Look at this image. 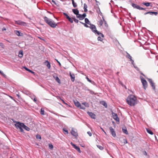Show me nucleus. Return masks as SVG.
I'll return each instance as SVG.
<instances>
[{
	"mask_svg": "<svg viewBox=\"0 0 158 158\" xmlns=\"http://www.w3.org/2000/svg\"><path fill=\"white\" fill-rule=\"evenodd\" d=\"M127 104L130 106H134L138 102V100L136 97L133 95H130L127 99Z\"/></svg>",
	"mask_w": 158,
	"mask_h": 158,
	"instance_id": "nucleus-1",
	"label": "nucleus"
},
{
	"mask_svg": "<svg viewBox=\"0 0 158 158\" xmlns=\"http://www.w3.org/2000/svg\"><path fill=\"white\" fill-rule=\"evenodd\" d=\"M16 124H15V126L17 128H19L21 132L23 131V128L27 131H29L30 129L27 126H26L24 123H20L19 122H16Z\"/></svg>",
	"mask_w": 158,
	"mask_h": 158,
	"instance_id": "nucleus-2",
	"label": "nucleus"
},
{
	"mask_svg": "<svg viewBox=\"0 0 158 158\" xmlns=\"http://www.w3.org/2000/svg\"><path fill=\"white\" fill-rule=\"evenodd\" d=\"M45 22L50 26L52 28H55L57 26V24L52 19H49L46 16H45L44 18Z\"/></svg>",
	"mask_w": 158,
	"mask_h": 158,
	"instance_id": "nucleus-3",
	"label": "nucleus"
},
{
	"mask_svg": "<svg viewBox=\"0 0 158 158\" xmlns=\"http://www.w3.org/2000/svg\"><path fill=\"white\" fill-rule=\"evenodd\" d=\"M92 30V31L96 35H101L102 37H104V36L103 34L101 32L98 31L96 29V27L95 25L93 24H91L89 27Z\"/></svg>",
	"mask_w": 158,
	"mask_h": 158,
	"instance_id": "nucleus-4",
	"label": "nucleus"
},
{
	"mask_svg": "<svg viewBox=\"0 0 158 158\" xmlns=\"http://www.w3.org/2000/svg\"><path fill=\"white\" fill-rule=\"evenodd\" d=\"M132 6L134 8L139 10H145V8L140 7L139 6L135 4L132 3L131 4Z\"/></svg>",
	"mask_w": 158,
	"mask_h": 158,
	"instance_id": "nucleus-5",
	"label": "nucleus"
},
{
	"mask_svg": "<svg viewBox=\"0 0 158 158\" xmlns=\"http://www.w3.org/2000/svg\"><path fill=\"white\" fill-rule=\"evenodd\" d=\"M141 81L143 86L144 89H145L148 86V83L143 78H141Z\"/></svg>",
	"mask_w": 158,
	"mask_h": 158,
	"instance_id": "nucleus-6",
	"label": "nucleus"
},
{
	"mask_svg": "<svg viewBox=\"0 0 158 158\" xmlns=\"http://www.w3.org/2000/svg\"><path fill=\"white\" fill-rule=\"evenodd\" d=\"M15 23L23 26H26L27 25L26 23L20 20L15 21Z\"/></svg>",
	"mask_w": 158,
	"mask_h": 158,
	"instance_id": "nucleus-7",
	"label": "nucleus"
},
{
	"mask_svg": "<svg viewBox=\"0 0 158 158\" xmlns=\"http://www.w3.org/2000/svg\"><path fill=\"white\" fill-rule=\"evenodd\" d=\"M86 16V14L85 13H84L83 15L78 14L77 15V17L79 18L80 20H82L83 19L85 18Z\"/></svg>",
	"mask_w": 158,
	"mask_h": 158,
	"instance_id": "nucleus-8",
	"label": "nucleus"
},
{
	"mask_svg": "<svg viewBox=\"0 0 158 158\" xmlns=\"http://www.w3.org/2000/svg\"><path fill=\"white\" fill-rule=\"evenodd\" d=\"M71 134L72 135L75 137H76L78 136V134L77 132V130L72 128L71 132Z\"/></svg>",
	"mask_w": 158,
	"mask_h": 158,
	"instance_id": "nucleus-9",
	"label": "nucleus"
},
{
	"mask_svg": "<svg viewBox=\"0 0 158 158\" xmlns=\"http://www.w3.org/2000/svg\"><path fill=\"white\" fill-rule=\"evenodd\" d=\"M148 81L150 83L151 86L152 87V89L153 90H155L156 88L155 84L154 83L153 81L151 79H148Z\"/></svg>",
	"mask_w": 158,
	"mask_h": 158,
	"instance_id": "nucleus-10",
	"label": "nucleus"
},
{
	"mask_svg": "<svg viewBox=\"0 0 158 158\" xmlns=\"http://www.w3.org/2000/svg\"><path fill=\"white\" fill-rule=\"evenodd\" d=\"M113 118L117 122H119V119L118 118L117 114L114 112L112 113Z\"/></svg>",
	"mask_w": 158,
	"mask_h": 158,
	"instance_id": "nucleus-11",
	"label": "nucleus"
},
{
	"mask_svg": "<svg viewBox=\"0 0 158 158\" xmlns=\"http://www.w3.org/2000/svg\"><path fill=\"white\" fill-rule=\"evenodd\" d=\"M71 144L73 147L76 149L79 152L81 153V151L80 150V148L77 146L75 144L73 143L72 142H71Z\"/></svg>",
	"mask_w": 158,
	"mask_h": 158,
	"instance_id": "nucleus-12",
	"label": "nucleus"
},
{
	"mask_svg": "<svg viewBox=\"0 0 158 158\" xmlns=\"http://www.w3.org/2000/svg\"><path fill=\"white\" fill-rule=\"evenodd\" d=\"M102 19H103L102 20L101 19V20H100V21H99L98 22V24L100 26H102V24H103L104 22L105 23V25H106V24H106V21L103 18H102Z\"/></svg>",
	"mask_w": 158,
	"mask_h": 158,
	"instance_id": "nucleus-13",
	"label": "nucleus"
},
{
	"mask_svg": "<svg viewBox=\"0 0 158 158\" xmlns=\"http://www.w3.org/2000/svg\"><path fill=\"white\" fill-rule=\"evenodd\" d=\"M110 130L112 135L114 137L116 136V133L114 129L112 127H110Z\"/></svg>",
	"mask_w": 158,
	"mask_h": 158,
	"instance_id": "nucleus-14",
	"label": "nucleus"
},
{
	"mask_svg": "<svg viewBox=\"0 0 158 158\" xmlns=\"http://www.w3.org/2000/svg\"><path fill=\"white\" fill-rule=\"evenodd\" d=\"M87 113L88 115L92 118L95 119V114L92 112H88Z\"/></svg>",
	"mask_w": 158,
	"mask_h": 158,
	"instance_id": "nucleus-15",
	"label": "nucleus"
},
{
	"mask_svg": "<svg viewBox=\"0 0 158 158\" xmlns=\"http://www.w3.org/2000/svg\"><path fill=\"white\" fill-rule=\"evenodd\" d=\"M70 76L71 78V80L72 82H74L75 81V76L73 73H72L71 72L69 73Z\"/></svg>",
	"mask_w": 158,
	"mask_h": 158,
	"instance_id": "nucleus-16",
	"label": "nucleus"
},
{
	"mask_svg": "<svg viewBox=\"0 0 158 158\" xmlns=\"http://www.w3.org/2000/svg\"><path fill=\"white\" fill-rule=\"evenodd\" d=\"M44 64L47 66L48 69H50L51 68L50 64L48 60H46L44 62Z\"/></svg>",
	"mask_w": 158,
	"mask_h": 158,
	"instance_id": "nucleus-17",
	"label": "nucleus"
},
{
	"mask_svg": "<svg viewBox=\"0 0 158 158\" xmlns=\"http://www.w3.org/2000/svg\"><path fill=\"white\" fill-rule=\"evenodd\" d=\"M142 4L143 5L147 6H151V7H152V5L151 2H143Z\"/></svg>",
	"mask_w": 158,
	"mask_h": 158,
	"instance_id": "nucleus-18",
	"label": "nucleus"
},
{
	"mask_svg": "<svg viewBox=\"0 0 158 158\" xmlns=\"http://www.w3.org/2000/svg\"><path fill=\"white\" fill-rule=\"evenodd\" d=\"M53 77L54 78V79H55L56 81L58 83L60 84L61 83L60 81V79L57 76L53 75Z\"/></svg>",
	"mask_w": 158,
	"mask_h": 158,
	"instance_id": "nucleus-19",
	"label": "nucleus"
},
{
	"mask_svg": "<svg viewBox=\"0 0 158 158\" xmlns=\"http://www.w3.org/2000/svg\"><path fill=\"white\" fill-rule=\"evenodd\" d=\"M74 103L75 105L77 107H79L81 106V104L77 100L74 101Z\"/></svg>",
	"mask_w": 158,
	"mask_h": 158,
	"instance_id": "nucleus-20",
	"label": "nucleus"
},
{
	"mask_svg": "<svg viewBox=\"0 0 158 158\" xmlns=\"http://www.w3.org/2000/svg\"><path fill=\"white\" fill-rule=\"evenodd\" d=\"M14 32L18 36H22L23 35V34L22 33H21L19 31H17V30L15 31Z\"/></svg>",
	"mask_w": 158,
	"mask_h": 158,
	"instance_id": "nucleus-21",
	"label": "nucleus"
},
{
	"mask_svg": "<svg viewBox=\"0 0 158 158\" xmlns=\"http://www.w3.org/2000/svg\"><path fill=\"white\" fill-rule=\"evenodd\" d=\"M73 13L77 15L79 14V11L77 9H73L72 10Z\"/></svg>",
	"mask_w": 158,
	"mask_h": 158,
	"instance_id": "nucleus-22",
	"label": "nucleus"
},
{
	"mask_svg": "<svg viewBox=\"0 0 158 158\" xmlns=\"http://www.w3.org/2000/svg\"><path fill=\"white\" fill-rule=\"evenodd\" d=\"M100 103L104 106L106 108H107V105L106 102L104 101H102L100 102Z\"/></svg>",
	"mask_w": 158,
	"mask_h": 158,
	"instance_id": "nucleus-23",
	"label": "nucleus"
},
{
	"mask_svg": "<svg viewBox=\"0 0 158 158\" xmlns=\"http://www.w3.org/2000/svg\"><path fill=\"white\" fill-rule=\"evenodd\" d=\"M85 21L86 23L87 24L89 25H90V26L91 25V24H92L90 21H89V20L88 19L86 18L85 19Z\"/></svg>",
	"mask_w": 158,
	"mask_h": 158,
	"instance_id": "nucleus-24",
	"label": "nucleus"
},
{
	"mask_svg": "<svg viewBox=\"0 0 158 158\" xmlns=\"http://www.w3.org/2000/svg\"><path fill=\"white\" fill-rule=\"evenodd\" d=\"M127 54V55L126 56V57L127 58L130 59V60H131L132 59V57L131 56V55L127 52H126Z\"/></svg>",
	"mask_w": 158,
	"mask_h": 158,
	"instance_id": "nucleus-25",
	"label": "nucleus"
},
{
	"mask_svg": "<svg viewBox=\"0 0 158 158\" xmlns=\"http://www.w3.org/2000/svg\"><path fill=\"white\" fill-rule=\"evenodd\" d=\"M122 130L123 132L124 133H125L127 135L128 134V131L127 130V129L125 127L124 128H122Z\"/></svg>",
	"mask_w": 158,
	"mask_h": 158,
	"instance_id": "nucleus-26",
	"label": "nucleus"
},
{
	"mask_svg": "<svg viewBox=\"0 0 158 158\" xmlns=\"http://www.w3.org/2000/svg\"><path fill=\"white\" fill-rule=\"evenodd\" d=\"M147 131L149 134L152 135L153 134V132L149 128H146Z\"/></svg>",
	"mask_w": 158,
	"mask_h": 158,
	"instance_id": "nucleus-27",
	"label": "nucleus"
},
{
	"mask_svg": "<svg viewBox=\"0 0 158 158\" xmlns=\"http://www.w3.org/2000/svg\"><path fill=\"white\" fill-rule=\"evenodd\" d=\"M99 35V36L98 37V38H97V39H98V41H102V40H103V38L104 37H102L101 35Z\"/></svg>",
	"mask_w": 158,
	"mask_h": 158,
	"instance_id": "nucleus-28",
	"label": "nucleus"
},
{
	"mask_svg": "<svg viewBox=\"0 0 158 158\" xmlns=\"http://www.w3.org/2000/svg\"><path fill=\"white\" fill-rule=\"evenodd\" d=\"M23 55V52L22 51H20L19 53V57L21 58L22 57Z\"/></svg>",
	"mask_w": 158,
	"mask_h": 158,
	"instance_id": "nucleus-29",
	"label": "nucleus"
},
{
	"mask_svg": "<svg viewBox=\"0 0 158 158\" xmlns=\"http://www.w3.org/2000/svg\"><path fill=\"white\" fill-rule=\"evenodd\" d=\"M24 68L26 69V70L27 71L31 73H33V74L35 73L34 72H33L32 70L29 69L27 68L26 67H24Z\"/></svg>",
	"mask_w": 158,
	"mask_h": 158,
	"instance_id": "nucleus-30",
	"label": "nucleus"
},
{
	"mask_svg": "<svg viewBox=\"0 0 158 158\" xmlns=\"http://www.w3.org/2000/svg\"><path fill=\"white\" fill-rule=\"evenodd\" d=\"M84 11L87 12V6L85 4H84Z\"/></svg>",
	"mask_w": 158,
	"mask_h": 158,
	"instance_id": "nucleus-31",
	"label": "nucleus"
},
{
	"mask_svg": "<svg viewBox=\"0 0 158 158\" xmlns=\"http://www.w3.org/2000/svg\"><path fill=\"white\" fill-rule=\"evenodd\" d=\"M63 131L64 132V133L65 134H68L69 133L68 131L66 129L64 128L63 129Z\"/></svg>",
	"mask_w": 158,
	"mask_h": 158,
	"instance_id": "nucleus-32",
	"label": "nucleus"
},
{
	"mask_svg": "<svg viewBox=\"0 0 158 158\" xmlns=\"http://www.w3.org/2000/svg\"><path fill=\"white\" fill-rule=\"evenodd\" d=\"M86 78L87 79V81L91 83L92 84H93L94 83V81H91V80H90L89 79V78H88V77H86Z\"/></svg>",
	"mask_w": 158,
	"mask_h": 158,
	"instance_id": "nucleus-33",
	"label": "nucleus"
},
{
	"mask_svg": "<svg viewBox=\"0 0 158 158\" xmlns=\"http://www.w3.org/2000/svg\"><path fill=\"white\" fill-rule=\"evenodd\" d=\"M44 109L43 108H41L40 111V114L42 115H44Z\"/></svg>",
	"mask_w": 158,
	"mask_h": 158,
	"instance_id": "nucleus-34",
	"label": "nucleus"
},
{
	"mask_svg": "<svg viewBox=\"0 0 158 158\" xmlns=\"http://www.w3.org/2000/svg\"><path fill=\"white\" fill-rule=\"evenodd\" d=\"M82 104L87 107H89V105L88 103L87 102H83Z\"/></svg>",
	"mask_w": 158,
	"mask_h": 158,
	"instance_id": "nucleus-35",
	"label": "nucleus"
},
{
	"mask_svg": "<svg viewBox=\"0 0 158 158\" xmlns=\"http://www.w3.org/2000/svg\"><path fill=\"white\" fill-rule=\"evenodd\" d=\"M97 147L98 148H99L100 150H103V148L101 146L99 145H97Z\"/></svg>",
	"mask_w": 158,
	"mask_h": 158,
	"instance_id": "nucleus-36",
	"label": "nucleus"
},
{
	"mask_svg": "<svg viewBox=\"0 0 158 158\" xmlns=\"http://www.w3.org/2000/svg\"><path fill=\"white\" fill-rule=\"evenodd\" d=\"M72 4H73V6L74 7H76L77 6V4L75 2H73V3H72Z\"/></svg>",
	"mask_w": 158,
	"mask_h": 158,
	"instance_id": "nucleus-37",
	"label": "nucleus"
},
{
	"mask_svg": "<svg viewBox=\"0 0 158 158\" xmlns=\"http://www.w3.org/2000/svg\"><path fill=\"white\" fill-rule=\"evenodd\" d=\"M49 148L51 149H52L53 148V145L52 144H49Z\"/></svg>",
	"mask_w": 158,
	"mask_h": 158,
	"instance_id": "nucleus-38",
	"label": "nucleus"
},
{
	"mask_svg": "<svg viewBox=\"0 0 158 158\" xmlns=\"http://www.w3.org/2000/svg\"><path fill=\"white\" fill-rule=\"evenodd\" d=\"M73 19L74 21L76 23H77L79 22L78 20L76 19L75 18H73Z\"/></svg>",
	"mask_w": 158,
	"mask_h": 158,
	"instance_id": "nucleus-39",
	"label": "nucleus"
},
{
	"mask_svg": "<svg viewBox=\"0 0 158 158\" xmlns=\"http://www.w3.org/2000/svg\"><path fill=\"white\" fill-rule=\"evenodd\" d=\"M158 14V13L157 12H153L152 11V15H156Z\"/></svg>",
	"mask_w": 158,
	"mask_h": 158,
	"instance_id": "nucleus-40",
	"label": "nucleus"
},
{
	"mask_svg": "<svg viewBox=\"0 0 158 158\" xmlns=\"http://www.w3.org/2000/svg\"><path fill=\"white\" fill-rule=\"evenodd\" d=\"M36 138L37 139H41V137L40 135L37 134L36 135Z\"/></svg>",
	"mask_w": 158,
	"mask_h": 158,
	"instance_id": "nucleus-41",
	"label": "nucleus"
},
{
	"mask_svg": "<svg viewBox=\"0 0 158 158\" xmlns=\"http://www.w3.org/2000/svg\"><path fill=\"white\" fill-rule=\"evenodd\" d=\"M68 19L69 20V21L71 22V23H73V19H71L70 17H69Z\"/></svg>",
	"mask_w": 158,
	"mask_h": 158,
	"instance_id": "nucleus-42",
	"label": "nucleus"
},
{
	"mask_svg": "<svg viewBox=\"0 0 158 158\" xmlns=\"http://www.w3.org/2000/svg\"><path fill=\"white\" fill-rule=\"evenodd\" d=\"M0 46L2 48H4V45L2 43H0Z\"/></svg>",
	"mask_w": 158,
	"mask_h": 158,
	"instance_id": "nucleus-43",
	"label": "nucleus"
},
{
	"mask_svg": "<svg viewBox=\"0 0 158 158\" xmlns=\"http://www.w3.org/2000/svg\"><path fill=\"white\" fill-rule=\"evenodd\" d=\"M148 14H150L152 15V11H149V12L145 13L144 14V15H146Z\"/></svg>",
	"mask_w": 158,
	"mask_h": 158,
	"instance_id": "nucleus-44",
	"label": "nucleus"
},
{
	"mask_svg": "<svg viewBox=\"0 0 158 158\" xmlns=\"http://www.w3.org/2000/svg\"><path fill=\"white\" fill-rule=\"evenodd\" d=\"M88 91H89V92L91 94H94V92L92 90L88 89Z\"/></svg>",
	"mask_w": 158,
	"mask_h": 158,
	"instance_id": "nucleus-45",
	"label": "nucleus"
},
{
	"mask_svg": "<svg viewBox=\"0 0 158 158\" xmlns=\"http://www.w3.org/2000/svg\"><path fill=\"white\" fill-rule=\"evenodd\" d=\"M0 73L3 76L5 77L6 76V75L1 70H0Z\"/></svg>",
	"mask_w": 158,
	"mask_h": 158,
	"instance_id": "nucleus-46",
	"label": "nucleus"
},
{
	"mask_svg": "<svg viewBox=\"0 0 158 158\" xmlns=\"http://www.w3.org/2000/svg\"><path fill=\"white\" fill-rule=\"evenodd\" d=\"M87 133L90 136H91L92 135V133L90 131H88Z\"/></svg>",
	"mask_w": 158,
	"mask_h": 158,
	"instance_id": "nucleus-47",
	"label": "nucleus"
},
{
	"mask_svg": "<svg viewBox=\"0 0 158 158\" xmlns=\"http://www.w3.org/2000/svg\"><path fill=\"white\" fill-rule=\"evenodd\" d=\"M64 15L66 16V18L68 19L69 16L66 13H64Z\"/></svg>",
	"mask_w": 158,
	"mask_h": 158,
	"instance_id": "nucleus-48",
	"label": "nucleus"
},
{
	"mask_svg": "<svg viewBox=\"0 0 158 158\" xmlns=\"http://www.w3.org/2000/svg\"><path fill=\"white\" fill-rule=\"evenodd\" d=\"M130 61L131 62V64H132L133 66L135 65V64L134 63V61L132 59H131V60H130Z\"/></svg>",
	"mask_w": 158,
	"mask_h": 158,
	"instance_id": "nucleus-49",
	"label": "nucleus"
},
{
	"mask_svg": "<svg viewBox=\"0 0 158 158\" xmlns=\"http://www.w3.org/2000/svg\"><path fill=\"white\" fill-rule=\"evenodd\" d=\"M130 61L131 62V64H132L133 66L135 65V64L134 63V61L132 59H131V60H130Z\"/></svg>",
	"mask_w": 158,
	"mask_h": 158,
	"instance_id": "nucleus-50",
	"label": "nucleus"
},
{
	"mask_svg": "<svg viewBox=\"0 0 158 158\" xmlns=\"http://www.w3.org/2000/svg\"><path fill=\"white\" fill-rule=\"evenodd\" d=\"M84 26L85 27H89V28L90 27V26H88L87 24L86 23H85L84 24Z\"/></svg>",
	"mask_w": 158,
	"mask_h": 158,
	"instance_id": "nucleus-51",
	"label": "nucleus"
},
{
	"mask_svg": "<svg viewBox=\"0 0 158 158\" xmlns=\"http://www.w3.org/2000/svg\"><path fill=\"white\" fill-rule=\"evenodd\" d=\"M80 109L84 110L85 109V108L83 106H82L81 105V106L79 107Z\"/></svg>",
	"mask_w": 158,
	"mask_h": 158,
	"instance_id": "nucleus-52",
	"label": "nucleus"
},
{
	"mask_svg": "<svg viewBox=\"0 0 158 158\" xmlns=\"http://www.w3.org/2000/svg\"><path fill=\"white\" fill-rule=\"evenodd\" d=\"M52 2H53L54 4H55V5H57V4L56 3V2H55V1L54 0H52Z\"/></svg>",
	"mask_w": 158,
	"mask_h": 158,
	"instance_id": "nucleus-53",
	"label": "nucleus"
},
{
	"mask_svg": "<svg viewBox=\"0 0 158 158\" xmlns=\"http://www.w3.org/2000/svg\"><path fill=\"white\" fill-rule=\"evenodd\" d=\"M143 153L144 154V155H147V153L146 152V151H143Z\"/></svg>",
	"mask_w": 158,
	"mask_h": 158,
	"instance_id": "nucleus-54",
	"label": "nucleus"
},
{
	"mask_svg": "<svg viewBox=\"0 0 158 158\" xmlns=\"http://www.w3.org/2000/svg\"><path fill=\"white\" fill-rule=\"evenodd\" d=\"M133 66L134 67V68L135 69L137 70H138V69H139L137 67L135 66V65H134V66Z\"/></svg>",
	"mask_w": 158,
	"mask_h": 158,
	"instance_id": "nucleus-55",
	"label": "nucleus"
},
{
	"mask_svg": "<svg viewBox=\"0 0 158 158\" xmlns=\"http://www.w3.org/2000/svg\"><path fill=\"white\" fill-rule=\"evenodd\" d=\"M56 60L57 61V63L59 64L60 65V66H61V64L56 59Z\"/></svg>",
	"mask_w": 158,
	"mask_h": 158,
	"instance_id": "nucleus-56",
	"label": "nucleus"
},
{
	"mask_svg": "<svg viewBox=\"0 0 158 158\" xmlns=\"http://www.w3.org/2000/svg\"><path fill=\"white\" fill-rule=\"evenodd\" d=\"M95 1H96V3H97V4L98 5V4H100V3H99V2L98 1H97L96 0H95Z\"/></svg>",
	"mask_w": 158,
	"mask_h": 158,
	"instance_id": "nucleus-57",
	"label": "nucleus"
},
{
	"mask_svg": "<svg viewBox=\"0 0 158 158\" xmlns=\"http://www.w3.org/2000/svg\"><path fill=\"white\" fill-rule=\"evenodd\" d=\"M61 100L64 103V104H67V103H66L65 102H64V101L63 100L61 99Z\"/></svg>",
	"mask_w": 158,
	"mask_h": 158,
	"instance_id": "nucleus-58",
	"label": "nucleus"
},
{
	"mask_svg": "<svg viewBox=\"0 0 158 158\" xmlns=\"http://www.w3.org/2000/svg\"><path fill=\"white\" fill-rule=\"evenodd\" d=\"M35 102H36V99L35 98L34 99V100H33Z\"/></svg>",
	"mask_w": 158,
	"mask_h": 158,
	"instance_id": "nucleus-59",
	"label": "nucleus"
},
{
	"mask_svg": "<svg viewBox=\"0 0 158 158\" xmlns=\"http://www.w3.org/2000/svg\"><path fill=\"white\" fill-rule=\"evenodd\" d=\"M6 30V29L5 28H4V27H3V28H2V31H5V30Z\"/></svg>",
	"mask_w": 158,
	"mask_h": 158,
	"instance_id": "nucleus-60",
	"label": "nucleus"
},
{
	"mask_svg": "<svg viewBox=\"0 0 158 158\" xmlns=\"http://www.w3.org/2000/svg\"><path fill=\"white\" fill-rule=\"evenodd\" d=\"M101 128V129L103 131V132H104V129L102 128L101 127H100Z\"/></svg>",
	"mask_w": 158,
	"mask_h": 158,
	"instance_id": "nucleus-61",
	"label": "nucleus"
},
{
	"mask_svg": "<svg viewBox=\"0 0 158 158\" xmlns=\"http://www.w3.org/2000/svg\"><path fill=\"white\" fill-rule=\"evenodd\" d=\"M124 143H127V140H125V142H124Z\"/></svg>",
	"mask_w": 158,
	"mask_h": 158,
	"instance_id": "nucleus-62",
	"label": "nucleus"
},
{
	"mask_svg": "<svg viewBox=\"0 0 158 158\" xmlns=\"http://www.w3.org/2000/svg\"><path fill=\"white\" fill-rule=\"evenodd\" d=\"M80 23L84 25V24H85V23H84L81 22H80Z\"/></svg>",
	"mask_w": 158,
	"mask_h": 158,
	"instance_id": "nucleus-63",
	"label": "nucleus"
},
{
	"mask_svg": "<svg viewBox=\"0 0 158 158\" xmlns=\"http://www.w3.org/2000/svg\"><path fill=\"white\" fill-rule=\"evenodd\" d=\"M80 23L84 25V24H85V23H84L81 22H80Z\"/></svg>",
	"mask_w": 158,
	"mask_h": 158,
	"instance_id": "nucleus-64",
	"label": "nucleus"
}]
</instances>
